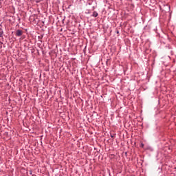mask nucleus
<instances>
[{"label":"nucleus","instance_id":"2","mask_svg":"<svg viewBox=\"0 0 176 176\" xmlns=\"http://www.w3.org/2000/svg\"><path fill=\"white\" fill-rule=\"evenodd\" d=\"M93 17H97V16H98V13H97V12H94L93 14H92Z\"/></svg>","mask_w":176,"mask_h":176},{"label":"nucleus","instance_id":"3","mask_svg":"<svg viewBox=\"0 0 176 176\" xmlns=\"http://www.w3.org/2000/svg\"><path fill=\"white\" fill-rule=\"evenodd\" d=\"M117 34H119V31L117 32Z\"/></svg>","mask_w":176,"mask_h":176},{"label":"nucleus","instance_id":"1","mask_svg":"<svg viewBox=\"0 0 176 176\" xmlns=\"http://www.w3.org/2000/svg\"><path fill=\"white\" fill-rule=\"evenodd\" d=\"M16 36H21L23 35V31L20 30H16Z\"/></svg>","mask_w":176,"mask_h":176}]
</instances>
